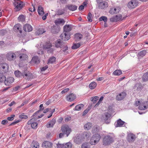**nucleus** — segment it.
Instances as JSON below:
<instances>
[{
  "instance_id": "37998d69",
  "label": "nucleus",
  "mask_w": 148,
  "mask_h": 148,
  "mask_svg": "<svg viewBox=\"0 0 148 148\" xmlns=\"http://www.w3.org/2000/svg\"><path fill=\"white\" fill-rule=\"evenodd\" d=\"M44 109V107L43 106V104H41L39 106V110L38 111H37L33 115V116H34L35 114H38L42 110Z\"/></svg>"
},
{
  "instance_id": "a878e982",
  "label": "nucleus",
  "mask_w": 148,
  "mask_h": 148,
  "mask_svg": "<svg viewBox=\"0 0 148 148\" xmlns=\"http://www.w3.org/2000/svg\"><path fill=\"white\" fill-rule=\"evenodd\" d=\"M125 123V122L124 121H123L120 119H119L118 120L116 124H115V125L116 127H122L123 126V125Z\"/></svg>"
},
{
  "instance_id": "2f4dec72",
  "label": "nucleus",
  "mask_w": 148,
  "mask_h": 148,
  "mask_svg": "<svg viewBox=\"0 0 148 148\" xmlns=\"http://www.w3.org/2000/svg\"><path fill=\"white\" fill-rule=\"evenodd\" d=\"M142 88L141 84L140 83L136 84L134 86V88L136 90L138 91L141 90Z\"/></svg>"
},
{
  "instance_id": "a211bd4d",
  "label": "nucleus",
  "mask_w": 148,
  "mask_h": 148,
  "mask_svg": "<svg viewBox=\"0 0 148 148\" xmlns=\"http://www.w3.org/2000/svg\"><path fill=\"white\" fill-rule=\"evenodd\" d=\"M108 3L105 1L101 2L98 4L99 8L103 9L108 7Z\"/></svg>"
},
{
  "instance_id": "58836bf2",
  "label": "nucleus",
  "mask_w": 148,
  "mask_h": 148,
  "mask_svg": "<svg viewBox=\"0 0 148 148\" xmlns=\"http://www.w3.org/2000/svg\"><path fill=\"white\" fill-rule=\"evenodd\" d=\"M142 79L144 82H146L148 80V72L145 73L143 75Z\"/></svg>"
},
{
  "instance_id": "4be33fe9",
  "label": "nucleus",
  "mask_w": 148,
  "mask_h": 148,
  "mask_svg": "<svg viewBox=\"0 0 148 148\" xmlns=\"http://www.w3.org/2000/svg\"><path fill=\"white\" fill-rule=\"evenodd\" d=\"M111 116V115L109 113L107 112L105 114V117L104 118V120L106 123L108 124L110 122V120L109 119Z\"/></svg>"
},
{
  "instance_id": "a18cd8bd",
  "label": "nucleus",
  "mask_w": 148,
  "mask_h": 148,
  "mask_svg": "<svg viewBox=\"0 0 148 148\" xmlns=\"http://www.w3.org/2000/svg\"><path fill=\"white\" fill-rule=\"evenodd\" d=\"M80 46V44L79 43H75L73 45L72 47V49H75L79 48Z\"/></svg>"
},
{
  "instance_id": "412c9836",
  "label": "nucleus",
  "mask_w": 148,
  "mask_h": 148,
  "mask_svg": "<svg viewBox=\"0 0 148 148\" xmlns=\"http://www.w3.org/2000/svg\"><path fill=\"white\" fill-rule=\"evenodd\" d=\"M14 30L16 32H19L20 33H22V31L21 30V26L20 24H17L15 25L13 28Z\"/></svg>"
},
{
  "instance_id": "338daca9",
  "label": "nucleus",
  "mask_w": 148,
  "mask_h": 148,
  "mask_svg": "<svg viewBox=\"0 0 148 148\" xmlns=\"http://www.w3.org/2000/svg\"><path fill=\"white\" fill-rule=\"evenodd\" d=\"M29 101L28 100H26L24 101L21 104L20 107L23 106L24 105L27 104Z\"/></svg>"
},
{
  "instance_id": "5701e85b",
  "label": "nucleus",
  "mask_w": 148,
  "mask_h": 148,
  "mask_svg": "<svg viewBox=\"0 0 148 148\" xmlns=\"http://www.w3.org/2000/svg\"><path fill=\"white\" fill-rule=\"evenodd\" d=\"M75 94H71L66 97V99L68 101H71L75 99Z\"/></svg>"
},
{
  "instance_id": "c85d7f7f",
  "label": "nucleus",
  "mask_w": 148,
  "mask_h": 148,
  "mask_svg": "<svg viewBox=\"0 0 148 148\" xmlns=\"http://www.w3.org/2000/svg\"><path fill=\"white\" fill-rule=\"evenodd\" d=\"M31 62L35 64H38L39 63L40 60L37 56H35L32 58Z\"/></svg>"
},
{
  "instance_id": "aec40b11",
  "label": "nucleus",
  "mask_w": 148,
  "mask_h": 148,
  "mask_svg": "<svg viewBox=\"0 0 148 148\" xmlns=\"http://www.w3.org/2000/svg\"><path fill=\"white\" fill-rule=\"evenodd\" d=\"M56 123V119H52L51 121L48 122L47 125L46 127L47 128L53 127Z\"/></svg>"
},
{
  "instance_id": "e433bc0d",
  "label": "nucleus",
  "mask_w": 148,
  "mask_h": 148,
  "mask_svg": "<svg viewBox=\"0 0 148 148\" xmlns=\"http://www.w3.org/2000/svg\"><path fill=\"white\" fill-rule=\"evenodd\" d=\"M92 124L90 123H88L84 125V128L85 130H88L92 127Z\"/></svg>"
},
{
  "instance_id": "dca6fc26",
  "label": "nucleus",
  "mask_w": 148,
  "mask_h": 148,
  "mask_svg": "<svg viewBox=\"0 0 148 148\" xmlns=\"http://www.w3.org/2000/svg\"><path fill=\"white\" fill-rule=\"evenodd\" d=\"M60 30V27L58 26H53L51 27V32L54 34L58 33Z\"/></svg>"
},
{
  "instance_id": "7c9ffc66",
  "label": "nucleus",
  "mask_w": 148,
  "mask_h": 148,
  "mask_svg": "<svg viewBox=\"0 0 148 148\" xmlns=\"http://www.w3.org/2000/svg\"><path fill=\"white\" fill-rule=\"evenodd\" d=\"M63 42H62L60 39L58 40L55 43L56 47L57 48L61 47V46L62 45Z\"/></svg>"
},
{
  "instance_id": "f704fd0d",
  "label": "nucleus",
  "mask_w": 148,
  "mask_h": 148,
  "mask_svg": "<svg viewBox=\"0 0 148 148\" xmlns=\"http://www.w3.org/2000/svg\"><path fill=\"white\" fill-rule=\"evenodd\" d=\"M82 35L79 33L76 34L75 35V39L76 41H79L82 37Z\"/></svg>"
},
{
  "instance_id": "c03bdc74",
  "label": "nucleus",
  "mask_w": 148,
  "mask_h": 148,
  "mask_svg": "<svg viewBox=\"0 0 148 148\" xmlns=\"http://www.w3.org/2000/svg\"><path fill=\"white\" fill-rule=\"evenodd\" d=\"M122 73V71L120 70H116L113 73V74L115 75H119Z\"/></svg>"
},
{
  "instance_id": "cd10ccee",
  "label": "nucleus",
  "mask_w": 148,
  "mask_h": 148,
  "mask_svg": "<svg viewBox=\"0 0 148 148\" xmlns=\"http://www.w3.org/2000/svg\"><path fill=\"white\" fill-rule=\"evenodd\" d=\"M84 107V105L83 104H80L76 106L74 110L76 111L81 110Z\"/></svg>"
},
{
  "instance_id": "09e8293b",
  "label": "nucleus",
  "mask_w": 148,
  "mask_h": 148,
  "mask_svg": "<svg viewBox=\"0 0 148 148\" xmlns=\"http://www.w3.org/2000/svg\"><path fill=\"white\" fill-rule=\"evenodd\" d=\"M52 47V45L50 42L47 43L44 46V48L45 49H48Z\"/></svg>"
},
{
  "instance_id": "6e6552de",
  "label": "nucleus",
  "mask_w": 148,
  "mask_h": 148,
  "mask_svg": "<svg viewBox=\"0 0 148 148\" xmlns=\"http://www.w3.org/2000/svg\"><path fill=\"white\" fill-rule=\"evenodd\" d=\"M27 124L28 125H30L33 129H35L37 128L38 123L36 122V120L34 118H33L29 121Z\"/></svg>"
},
{
  "instance_id": "0eeeda50",
  "label": "nucleus",
  "mask_w": 148,
  "mask_h": 148,
  "mask_svg": "<svg viewBox=\"0 0 148 148\" xmlns=\"http://www.w3.org/2000/svg\"><path fill=\"white\" fill-rule=\"evenodd\" d=\"M6 57L8 61H13L16 58V55L12 51H10L7 53Z\"/></svg>"
},
{
  "instance_id": "f8f14e48",
  "label": "nucleus",
  "mask_w": 148,
  "mask_h": 148,
  "mask_svg": "<svg viewBox=\"0 0 148 148\" xmlns=\"http://www.w3.org/2000/svg\"><path fill=\"white\" fill-rule=\"evenodd\" d=\"M73 141L75 143L79 144L82 142V137L80 135H76L74 138Z\"/></svg>"
},
{
  "instance_id": "393cba45",
  "label": "nucleus",
  "mask_w": 148,
  "mask_h": 148,
  "mask_svg": "<svg viewBox=\"0 0 148 148\" xmlns=\"http://www.w3.org/2000/svg\"><path fill=\"white\" fill-rule=\"evenodd\" d=\"M54 23L56 25L61 24L63 25L65 23V21L62 18H58L55 20Z\"/></svg>"
},
{
  "instance_id": "4468645a",
  "label": "nucleus",
  "mask_w": 148,
  "mask_h": 148,
  "mask_svg": "<svg viewBox=\"0 0 148 148\" xmlns=\"http://www.w3.org/2000/svg\"><path fill=\"white\" fill-rule=\"evenodd\" d=\"M14 80V78L13 77H10L6 79H5V84L7 86H10L11 84L13 82Z\"/></svg>"
},
{
  "instance_id": "ea45409f",
  "label": "nucleus",
  "mask_w": 148,
  "mask_h": 148,
  "mask_svg": "<svg viewBox=\"0 0 148 148\" xmlns=\"http://www.w3.org/2000/svg\"><path fill=\"white\" fill-rule=\"evenodd\" d=\"M146 53V51L145 50H143L140 51L138 53V56L140 57H143Z\"/></svg>"
},
{
  "instance_id": "c9c22d12",
  "label": "nucleus",
  "mask_w": 148,
  "mask_h": 148,
  "mask_svg": "<svg viewBox=\"0 0 148 148\" xmlns=\"http://www.w3.org/2000/svg\"><path fill=\"white\" fill-rule=\"evenodd\" d=\"M135 136L132 134L129 135L128 138V140L129 142H132L134 141L135 140Z\"/></svg>"
},
{
  "instance_id": "864d4df0",
  "label": "nucleus",
  "mask_w": 148,
  "mask_h": 148,
  "mask_svg": "<svg viewBox=\"0 0 148 148\" xmlns=\"http://www.w3.org/2000/svg\"><path fill=\"white\" fill-rule=\"evenodd\" d=\"M92 14L90 12H89L87 17V18L89 22H91L92 21Z\"/></svg>"
},
{
  "instance_id": "13d9d810",
  "label": "nucleus",
  "mask_w": 148,
  "mask_h": 148,
  "mask_svg": "<svg viewBox=\"0 0 148 148\" xmlns=\"http://www.w3.org/2000/svg\"><path fill=\"white\" fill-rule=\"evenodd\" d=\"M7 32V31L5 29H3L0 30V35L2 36L4 35Z\"/></svg>"
},
{
  "instance_id": "473e14b6",
  "label": "nucleus",
  "mask_w": 148,
  "mask_h": 148,
  "mask_svg": "<svg viewBox=\"0 0 148 148\" xmlns=\"http://www.w3.org/2000/svg\"><path fill=\"white\" fill-rule=\"evenodd\" d=\"M38 14L40 15H42L44 14V12L43 8L40 6L38 7Z\"/></svg>"
},
{
  "instance_id": "c756f323",
  "label": "nucleus",
  "mask_w": 148,
  "mask_h": 148,
  "mask_svg": "<svg viewBox=\"0 0 148 148\" xmlns=\"http://www.w3.org/2000/svg\"><path fill=\"white\" fill-rule=\"evenodd\" d=\"M46 32L45 30H44L43 29H38L35 32V34L36 36H39L40 35L42 34L43 33Z\"/></svg>"
},
{
  "instance_id": "7ed1b4c3",
  "label": "nucleus",
  "mask_w": 148,
  "mask_h": 148,
  "mask_svg": "<svg viewBox=\"0 0 148 148\" xmlns=\"http://www.w3.org/2000/svg\"><path fill=\"white\" fill-rule=\"evenodd\" d=\"M9 66L8 64L3 63L0 64V73L3 74L7 72L8 70Z\"/></svg>"
},
{
  "instance_id": "423d86ee",
  "label": "nucleus",
  "mask_w": 148,
  "mask_h": 148,
  "mask_svg": "<svg viewBox=\"0 0 148 148\" xmlns=\"http://www.w3.org/2000/svg\"><path fill=\"white\" fill-rule=\"evenodd\" d=\"M61 130L64 134H66V136H68L71 132V129L66 125L63 126L62 127Z\"/></svg>"
},
{
  "instance_id": "f257e3e1",
  "label": "nucleus",
  "mask_w": 148,
  "mask_h": 148,
  "mask_svg": "<svg viewBox=\"0 0 148 148\" xmlns=\"http://www.w3.org/2000/svg\"><path fill=\"white\" fill-rule=\"evenodd\" d=\"M14 74L16 77L21 78L23 77L27 80L31 79L33 77L32 74L27 70L22 72L16 71L14 72Z\"/></svg>"
},
{
  "instance_id": "e2e57ef3",
  "label": "nucleus",
  "mask_w": 148,
  "mask_h": 148,
  "mask_svg": "<svg viewBox=\"0 0 148 148\" xmlns=\"http://www.w3.org/2000/svg\"><path fill=\"white\" fill-rule=\"evenodd\" d=\"M99 97L98 96H95L91 98V101H96L98 99Z\"/></svg>"
},
{
  "instance_id": "3c124183",
  "label": "nucleus",
  "mask_w": 148,
  "mask_h": 148,
  "mask_svg": "<svg viewBox=\"0 0 148 148\" xmlns=\"http://www.w3.org/2000/svg\"><path fill=\"white\" fill-rule=\"evenodd\" d=\"M28 56L26 54H23L21 55L20 56V58L21 60H26Z\"/></svg>"
},
{
  "instance_id": "6e6d98bb",
  "label": "nucleus",
  "mask_w": 148,
  "mask_h": 148,
  "mask_svg": "<svg viewBox=\"0 0 148 148\" xmlns=\"http://www.w3.org/2000/svg\"><path fill=\"white\" fill-rule=\"evenodd\" d=\"M19 118L21 119H27V116L25 115L24 113H23L21 115L19 116Z\"/></svg>"
},
{
  "instance_id": "052dcab7",
  "label": "nucleus",
  "mask_w": 148,
  "mask_h": 148,
  "mask_svg": "<svg viewBox=\"0 0 148 148\" xmlns=\"http://www.w3.org/2000/svg\"><path fill=\"white\" fill-rule=\"evenodd\" d=\"M58 15H61L64 13V11L63 10H59L58 12Z\"/></svg>"
},
{
  "instance_id": "603ef678",
  "label": "nucleus",
  "mask_w": 148,
  "mask_h": 148,
  "mask_svg": "<svg viewBox=\"0 0 148 148\" xmlns=\"http://www.w3.org/2000/svg\"><path fill=\"white\" fill-rule=\"evenodd\" d=\"M99 131L98 127L97 126H95L93 127L92 130V132L93 133L97 132Z\"/></svg>"
},
{
  "instance_id": "6ab92c4d",
  "label": "nucleus",
  "mask_w": 148,
  "mask_h": 148,
  "mask_svg": "<svg viewBox=\"0 0 148 148\" xmlns=\"http://www.w3.org/2000/svg\"><path fill=\"white\" fill-rule=\"evenodd\" d=\"M60 37L62 40L65 41L68 40L70 38V36L65 33L61 34Z\"/></svg>"
},
{
  "instance_id": "5fc2aeb1",
  "label": "nucleus",
  "mask_w": 148,
  "mask_h": 148,
  "mask_svg": "<svg viewBox=\"0 0 148 148\" xmlns=\"http://www.w3.org/2000/svg\"><path fill=\"white\" fill-rule=\"evenodd\" d=\"M6 79L5 77L2 74L0 75V82H5Z\"/></svg>"
},
{
  "instance_id": "f3484780",
  "label": "nucleus",
  "mask_w": 148,
  "mask_h": 148,
  "mask_svg": "<svg viewBox=\"0 0 148 148\" xmlns=\"http://www.w3.org/2000/svg\"><path fill=\"white\" fill-rule=\"evenodd\" d=\"M122 18V16L120 15H116L115 16L110 18V21L112 22H116L120 20Z\"/></svg>"
},
{
  "instance_id": "a19ab883",
  "label": "nucleus",
  "mask_w": 148,
  "mask_h": 148,
  "mask_svg": "<svg viewBox=\"0 0 148 148\" xmlns=\"http://www.w3.org/2000/svg\"><path fill=\"white\" fill-rule=\"evenodd\" d=\"M32 148H38L39 147V144L35 141H33L32 143Z\"/></svg>"
},
{
  "instance_id": "b1692460",
  "label": "nucleus",
  "mask_w": 148,
  "mask_h": 148,
  "mask_svg": "<svg viewBox=\"0 0 148 148\" xmlns=\"http://www.w3.org/2000/svg\"><path fill=\"white\" fill-rule=\"evenodd\" d=\"M52 145V143L49 141H45L42 144V146L45 148H51Z\"/></svg>"
},
{
  "instance_id": "72a5a7b5",
  "label": "nucleus",
  "mask_w": 148,
  "mask_h": 148,
  "mask_svg": "<svg viewBox=\"0 0 148 148\" xmlns=\"http://www.w3.org/2000/svg\"><path fill=\"white\" fill-rule=\"evenodd\" d=\"M97 86V84L95 82H91L89 85V86L91 89H93L95 88Z\"/></svg>"
},
{
  "instance_id": "2eb2a0df",
  "label": "nucleus",
  "mask_w": 148,
  "mask_h": 148,
  "mask_svg": "<svg viewBox=\"0 0 148 148\" xmlns=\"http://www.w3.org/2000/svg\"><path fill=\"white\" fill-rule=\"evenodd\" d=\"M32 27L30 25L28 24L24 25L23 29L25 32H30L32 30Z\"/></svg>"
},
{
  "instance_id": "ddd939ff",
  "label": "nucleus",
  "mask_w": 148,
  "mask_h": 148,
  "mask_svg": "<svg viewBox=\"0 0 148 148\" xmlns=\"http://www.w3.org/2000/svg\"><path fill=\"white\" fill-rule=\"evenodd\" d=\"M121 10V8L119 7H116L111 8L109 12L111 14H117L119 13Z\"/></svg>"
},
{
  "instance_id": "4d7b16f0",
  "label": "nucleus",
  "mask_w": 148,
  "mask_h": 148,
  "mask_svg": "<svg viewBox=\"0 0 148 148\" xmlns=\"http://www.w3.org/2000/svg\"><path fill=\"white\" fill-rule=\"evenodd\" d=\"M83 135L86 138H88L91 135L90 133L88 132H85L83 133Z\"/></svg>"
},
{
  "instance_id": "9b49d317",
  "label": "nucleus",
  "mask_w": 148,
  "mask_h": 148,
  "mask_svg": "<svg viewBox=\"0 0 148 148\" xmlns=\"http://www.w3.org/2000/svg\"><path fill=\"white\" fill-rule=\"evenodd\" d=\"M148 107V102L145 101L142 103H140L138 108L140 110H143L146 109Z\"/></svg>"
},
{
  "instance_id": "680f3d73",
  "label": "nucleus",
  "mask_w": 148,
  "mask_h": 148,
  "mask_svg": "<svg viewBox=\"0 0 148 148\" xmlns=\"http://www.w3.org/2000/svg\"><path fill=\"white\" fill-rule=\"evenodd\" d=\"M57 148H64V144H60L58 143L57 144Z\"/></svg>"
},
{
  "instance_id": "1a4fd4ad",
  "label": "nucleus",
  "mask_w": 148,
  "mask_h": 148,
  "mask_svg": "<svg viewBox=\"0 0 148 148\" xmlns=\"http://www.w3.org/2000/svg\"><path fill=\"white\" fill-rule=\"evenodd\" d=\"M22 3L19 0L15 1L14 4L16 11H18L21 10L23 7Z\"/></svg>"
},
{
  "instance_id": "8fccbe9b",
  "label": "nucleus",
  "mask_w": 148,
  "mask_h": 148,
  "mask_svg": "<svg viewBox=\"0 0 148 148\" xmlns=\"http://www.w3.org/2000/svg\"><path fill=\"white\" fill-rule=\"evenodd\" d=\"M107 20H108V19H107V17L105 16H102L101 17L99 18V21H104V22L105 23H106V22H107Z\"/></svg>"
},
{
  "instance_id": "20e7f679",
  "label": "nucleus",
  "mask_w": 148,
  "mask_h": 148,
  "mask_svg": "<svg viewBox=\"0 0 148 148\" xmlns=\"http://www.w3.org/2000/svg\"><path fill=\"white\" fill-rule=\"evenodd\" d=\"M113 137L110 135L105 136L103 139V144L105 145L109 144L113 142Z\"/></svg>"
},
{
  "instance_id": "f03ea898",
  "label": "nucleus",
  "mask_w": 148,
  "mask_h": 148,
  "mask_svg": "<svg viewBox=\"0 0 148 148\" xmlns=\"http://www.w3.org/2000/svg\"><path fill=\"white\" fill-rule=\"evenodd\" d=\"M101 138L100 135L98 134L93 135L90 139V144L92 145H95L99 141Z\"/></svg>"
},
{
  "instance_id": "0e129e2a",
  "label": "nucleus",
  "mask_w": 148,
  "mask_h": 148,
  "mask_svg": "<svg viewBox=\"0 0 148 148\" xmlns=\"http://www.w3.org/2000/svg\"><path fill=\"white\" fill-rule=\"evenodd\" d=\"M15 116V115L14 114H12L11 115L10 117H8L7 119L8 121H12L14 119V117Z\"/></svg>"
},
{
  "instance_id": "bf43d9fd",
  "label": "nucleus",
  "mask_w": 148,
  "mask_h": 148,
  "mask_svg": "<svg viewBox=\"0 0 148 148\" xmlns=\"http://www.w3.org/2000/svg\"><path fill=\"white\" fill-rule=\"evenodd\" d=\"M89 145L88 143H84L82 145V148H89Z\"/></svg>"
},
{
  "instance_id": "39448f33",
  "label": "nucleus",
  "mask_w": 148,
  "mask_h": 148,
  "mask_svg": "<svg viewBox=\"0 0 148 148\" xmlns=\"http://www.w3.org/2000/svg\"><path fill=\"white\" fill-rule=\"evenodd\" d=\"M138 3L137 0H132L130 1L127 5L128 7L130 9H133L138 6Z\"/></svg>"
},
{
  "instance_id": "9d476101",
  "label": "nucleus",
  "mask_w": 148,
  "mask_h": 148,
  "mask_svg": "<svg viewBox=\"0 0 148 148\" xmlns=\"http://www.w3.org/2000/svg\"><path fill=\"white\" fill-rule=\"evenodd\" d=\"M127 94L124 92H121L116 96V99L118 101H121L124 99L126 97Z\"/></svg>"
},
{
  "instance_id": "774afa93",
  "label": "nucleus",
  "mask_w": 148,
  "mask_h": 148,
  "mask_svg": "<svg viewBox=\"0 0 148 148\" xmlns=\"http://www.w3.org/2000/svg\"><path fill=\"white\" fill-rule=\"evenodd\" d=\"M48 68V66H45L42 68L41 69V70L42 71H45Z\"/></svg>"
},
{
  "instance_id": "79ce46f5",
  "label": "nucleus",
  "mask_w": 148,
  "mask_h": 148,
  "mask_svg": "<svg viewBox=\"0 0 148 148\" xmlns=\"http://www.w3.org/2000/svg\"><path fill=\"white\" fill-rule=\"evenodd\" d=\"M18 20L19 21L23 22L25 21V18L23 15H21L18 17Z\"/></svg>"
},
{
  "instance_id": "bb28decb",
  "label": "nucleus",
  "mask_w": 148,
  "mask_h": 148,
  "mask_svg": "<svg viewBox=\"0 0 148 148\" xmlns=\"http://www.w3.org/2000/svg\"><path fill=\"white\" fill-rule=\"evenodd\" d=\"M72 29L71 25H66L64 27V31L65 32H68L70 31Z\"/></svg>"
},
{
  "instance_id": "de8ad7c7",
  "label": "nucleus",
  "mask_w": 148,
  "mask_h": 148,
  "mask_svg": "<svg viewBox=\"0 0 148 148\" xmlns=\"http://www.w3.org/2000/svg\"><path fill=\"white\" fill-rule=\"evenodd\" d=\"M72 144L71 143H67L64 144V148H72Z\"/></svg>"
},
{
  "instance_id": "49530a36",
  "label": "nucleus",
  "mask_w": 148,
  "mask_h": 148,
  "mask_svg": "<svg viewBox=\"0 0 148 148\" xmlns=\"http://www.w3.org/2000/svg\"><path fill=\"white\" fill-rule=\"evenodd\" d=\"M56 58L54 57L50 58L48 61V63H53L55 62Z\"/></svg>"
},
{
  "instance_id": "69168bd1",
  "label": "nucleus",
  "mask_w": 148,
  "mask_h": 148,
  "mask_svg": "<svg viewBox=\"0 0 148 148\" xmlns=\"http://www.w3.org/2000/svg\"><path fill=\"white\" fill-rule=\"evenodd\" d=\"M69 90V88H66V89H64V90H62L61 91V93L62 94L65 93V92L68 91Z\"/></svg>"
},
{
  "instance_id": "4c0bfd02",
  "label": "nucleus",
  "mask_w": 148,
  "mask_h": 148,
  "mask_svg": "<svg viewBox=\"0 0 148 148\" xmlns=\"http://www.w3.org/2000/svg\"><path fill=\"white\" fill-rule=\"evenodd\" d=\"M69 9L71 11H73L76 10L77 8V7L75 5H70L68 6Z\"/></svg>"
}]
</instances>
